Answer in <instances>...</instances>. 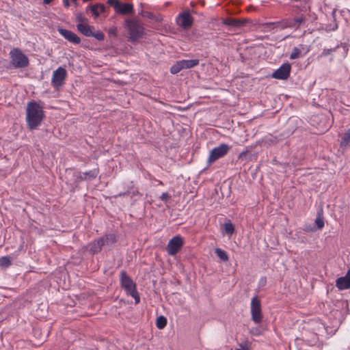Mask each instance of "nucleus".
<instances>
[{"label": "nucleus", "mask_w": 350, "mask_h": 350, "mask_svg": "<svg viewBox=\"0 0 350 350\" xmlns=\"http://www.w3.org/2000/svg\"><path fill=\"white\" fill-rule=\"evenodd\" d=\"M43 107L36 101L27 103L26 108V122L30 130L37 129L44 118Z\"/></svg>", "instance_id": "1"}, {"label": "nucleus", "mask_w": 350, "mask_h": 350, "mask_svg": "<svg viewBox=\"0 0 350 350\" xmlns=\"http://www.w3.org/2000/svg\"><path fill=\"white\" fill-rule=\"evenodd\" d=\"M126 28L129 31V39L131 42H134L142 38L144 35V29L137 21H129L126 23Z\"/></svg>", "instance_id": "2"}, {"label": "nucleus", "mask_w": 350, "mask_h": 350, "mask_svg": "<svg viewBox=\"0 0 350 350\" xmlns=\"http://www.w3.org/2000/svg\"><path fill=\"white\" fill-rule=\"evenodd\" d=\"M10 55L11 62L15 68H25L28 66V57L19 49H14Z\"/></svg>", "instance_id": "3"}, {"label": "nucleus", "mask_w": 350, "mask_h": 350, "mask_svg": "<svg viewBox=\"0 0 350 350\" xmlns=\"http://www.w3.org/2000/svg\"><path fill=\"white\" fill-rule=\"evenodd\" d=\"M121 284L127 293L135 299V304H138L140 298L136 290L135 284L124 272L121 273Z\"/></svg>", "instance_id": "4"}, {"label": "nucleus", "mask_w": 350, "mask_h": 350, "mask_svg": "<svg viewBox=\"0 0 350 350\" xmlns=\"http://www.w3.org/2000/svg\"><path fill=\"white\" fill-rule=\"evenodd\" d=\"M250 312L252 320L256 324L260 323L263 316L260 300L256 296L251 300Z\"/></svg>", "instance_id": "5"}, {"label": "nucleus", "mask_w": 350, "mask_h": 350, "mask_svg": "<svg viewBox=\"0 0 350 350\" xmlns=\"http://www.w3.org/2000/svg\"><path fill=\"white\" fill-rule=\"evenodd\" d=\"M76 21L77 22V30L83 35L90 37L92 35V30L94 27L88 24V18L79 13L76 16Z\"/></svg>", "instance_id": "6"}, {"label": "nucleus", "mask_w": 350, "mask_h": 350, "mask_svg": "<svg viewBox=\"0 0 350 350\" xmlns=\"http://www.w3.org/2000/svg\"><path fill=\"white\" fill-rule=\"evenodd\" d=\"M183 245L184 239L180 235H176L169 241L166 251L170 256H174L181 250Z\"/></svg>", "instance_id": "7"}, {"label": "nucleus", "mask_w": 350, "mask_h": 350, "mask_svg": "<svg viewBox=\"0 0 350 350\" xmlns=\"http://www.w3.org/2000/svg\"><path fill=\"white\" fill-rule=\"evenodd\" d=\"M66 75L67 72L66 69L62 67H59L53 72L51 79L52 85L55 88H58L63 85L66 78Z\"/></svg>", "instance_id": "8"}, {"label": "nucleus", "mask_w": 350, "mask_h": 350, "mask_svg": "<svg viewBox=\"0 0 350 350\" xmlns=\"http://www.w3.org/2000/svg\"><path fill=\"white\" fill-rule=\"evenodd\" d=\"M176 23L185 29L190 28L193 22V18L189 11H183L176 18Z\"/></svg>", "instance_id": "9"}, {"label": "nucleus", "mask_w": 350, "mask_h": 350, "mask_svg": "<svg viewBox=\"0 0 350 350\" xmlns=\"http://www.w3.org/2000/svg\"><path fill=\"white\" fill-rule=\"evenodd\" d=\"M230 149V147L226 144H221L218 147L213 148L211 152L208 159V162L211 163L218 159L224 157L227 154Z\"/></svg>", "instance_id": "10"}, {"label": "nucleus", "mask_w": 350, "mask_h": 350, "mask_svg": "<svg viewBox=\"0 0 350 350\" xmlns=\"http://www.w3.org/2000/svg\"><path fill=\"white\" fill-rule=\"evenodd\" d=\"M291 69V66L288 63L284 64L271 75V77L274 79L285 80L289 77Z\"/></svg>", "instance_id": "11"}, {"label": "nucleus", "mask_w": 350, "mask_h": 350, "mask_svg": "<svg viewBox=\"0 0 350 350\" xmlns=\"http://www.w3.org/2000/svg\"><path fill=\"white\" fill-rule=\"evenodd\" d=\"M59 33L67 40L74 44H79L81 42L80 38L75 33L68 29L58 28Z\"/></svg>", "instance_id": "12"}, {"label": "nucleus", "mask_w": 350, "mask_h": 350, "mask_svg": "<svg viewBox=\"0 0 350 350\" xmlns=\"http://www.w3.org/2000/svg\"><path fill=\"white\" fill-rule=\"evenodd\" d=\"M336 286L340 290L350 288V269L345 276L338 278L336 281Z\"/></svg>", "instance_id": "13"}, {"label": "nucleus", "mask_w": 350, "mask_h": 350, "mask_svg": "<svg viewBox=\"0 0 350 350\" xmlns=\"http://www.w3.org/2000/svg\"><path fill=\"white\" fill-rule=\"evenodd\" d=\"M133 10V5L130 3H120L116 9V12L122 14H126L131 12Z\"/></svg>", "instance_id": "14"}, {"label": "nucleus", "mask_w": 350, "mask_h": 350, "mask_svg": "<svg viewBox=\"0 0 350 350\" xmlns=\"http://www.w3.org/2000/svg\"><path fill=\"white\" fill-rule=\"evenodd\" d=\"M180 62H181L182 68L183 70V69L191 68L196 66L199 64V60L197 59H183V60H180Z\"/></svg>", "instance_id": "15"}, {"label": "nucleus", "mask_w": 350, "mask_h": 350, "mask_svg": "<svg viewBox=\"0 0 350 350\" xmlns=\"http://www.w3.org/2000/svg\"><path fill=\"white\" fill-rule=\"evenodd\" d=\"M103 245L104 239H100V238L90 244V251L93 253H97L101 250Z\"/></svg>", "instance_id": "16"}, {"label": "nucleus", "mask_w": 350, "mask_h": 350, "mask_svg": "<svg viewBox=\"0 0 350 350\" xmlns=\"http://www.w3.org/2000/svg\"><path fill=\"white\" fill-rule=\"evenodd\" d=\"M90 9L95 17H98L100 14L105 12V7L104 5L100 3H96L94 5L90 6Z\"/></svg>", "instance_id": "17"}, {"label": "nucleus", "mask_w": 350, "mask_h": 350, "mask_svg": "<svg viewBox=\"0 0 350 350\" xmlns=\"http://www.w3.org/2000/svg\"><path fill=\"white\" fill-rule=\"evenodd\" d=\"M100 239H104V245H111L116 242V237L113 234H107Z\"/></svg>", "instance_id": "18"}, {"label": "nucleus", "mask_w": 350, "mask_h": 350, "mask_svg": "<svg viewBox=\"0 0 350 350\" xmlns=\"http://www.w3.org/2000/svg\"><path fill=\"white\" fill-rule=\"evenodd\" d=\"M224 25L228 26L240 27L243 25V23L235 18H227L223 21Z\"/></svg>", "instance_id": "19"}, {"label": "nucleus", "mask_w": 350, "mask_h": 350, "mask_svg": "<svg viewBox=\"0 0 350 350\" xmlns=\"http://www.w3.org/2000/svg\"><path fill=\"white\" fill-rule=\"evenodd\" d=\"M215 254L224 262H226L229 259L227 252L220 248L215 249Z\"/></svg>", "instance_id": "20"}, {"label": "nucleus", "mask_w": 350, "mask_h": 350, "mask_svg": "<svg viewBox=\"0 0 350 350\" xmlns=\"http://www.w3.org/2000/svg\"><path fill=\"white\" fill-rule=\"evenodd\" d=\"M167 324V319L163 316H159L157 318L156 320V325L158 329H163Z\"/></svg>", "instance_id": "21"}, {"label": "nucleus", "mask_w": 350, "mask_h": 350, "mask_svg": "<svg viewBox=\"0 0 350 350\" xmlns=\"http://www.w3.org/2000/svg\"><path fill=\"white\" fill-rule=\"evenodd\" d=\"M183 70L180 61L176 62L170 68L172 74H177Z\"/></svg>", "instance_id": "22"}, {"label": "nucleus", "mask_w": 350, "mask_h": 350, "mask_svg": "<svg viewBox=\"0 0 350 350\" xmlns=\"http://www.w3.org/2000/svg\"><path fill=\"white\" fill-rule=\"evenodd\" d=\"M350 142V129L344 134V136L340 142L341 146H346Z\"/></svg>", "instance_id": "23"}, {"label": "nucleus", "mask_w": 350, "mask_h": 350, "mask_svg": "<svg viewBox=\"0 0 350 350\" xmlns=\"http://www.w3.org/2000/svg\"><path fill=\"white\" fill-rule=\"evenodd\" d=\"M11 265L10 258L8 256H3L0 258V266L3 268H7Z\"/></svg>", "instance_id": "24"}, {"label": "nucleus", "mask_w": 350, "mask_h": 350, "mask_svg": "<svg viewBox=\"0 0 350 350\" xmlns=\"http://www.w3.org/2000/svg\"><path fill=\"white\" fill-rule=\"evenodd\" d=\"M224 230L227 234L232 235L234 232V225L230 222L226 223L224 224Z\"/></svg>", "instance_id": "25"}, {"label": "nucleus", "mask_w": 350, "mask_h": 350, "mask_svg": "<svg viewBox=\"0 0 350 350\" xmlns=\"http://www.w3.org/2000/svg\"><path fill=\"white\" fill-rule=\"evenodd\" d=\"M98 174V170H94L92 171H90L89 172H86L83 174V177L82 178L83 179H92L96 178V176Z\"/></svg>", "instance_id": "26"}, {"label": "nucleus", "mask_w": 350, "mask_h": 350, "mask_svg": "<svg viewBox=\"0 0 350 350\" xmlns=\"http://www.w3.org/2000/svg\"><path fill=\"white\" fill-rule=\"evenodd\" d=\"M91 36L94 37L98 40H103L105 38L104 34L100 31L94 32L92 30V35H91Z\"/></svg>", "instance_id": "27"}, {"label": "nucleus", "mask_w": 350, "mask_h": 350, "mask_svg": "<svg viewBox=\"0 0 350 350\" xmlns=\"http://www.w3.org/2000/svg\"><path fill=\"white\" fill-rule=\"evenodd\" d=\"M315 223L319 229L323 228L324 226V221L323 217L321 215L318 216L315 220Z\"/></svg>", "instance_id": "28"}, {"label": "nucleus", "mask_w": 350, "mask_h": 350, "mask_svg": "<svg viewBox=\"0 0 350 350\" xmlns=\"http://www.w3.org/2000/svg\"><path fill=\"white\" fill-rule=\"evenodd\" d=\"M107 3L109 5H112L114 8L115 10H116L120 4V1L118 0H108Z\"/></svg>", "instance_id": "29"}, {"label": "nucleus", "mask_w": 350, "mask_h": 350, "mask_svg": "<svg viewBox=\"0 0 350 350\" xmlns=\"http://www.w3.org/2000/svg\"><path fill=\"white\" fill-rule=\"evenodd\" d=\"M299 51L297 49H295L294 51L291 54V59H296L299 57Z\"/></svg>", "instance_id": "30"}, {"label": "nucleus", "mask_w": 350, "mask_h": 350, "mask_svg": "<svg viewBox=\"0 0 350 350\" xmlns=\"http://www.w3.org/2000/svg\"><path fill=\"white\" fill-rule=\"evenodd\" d=\"M170 198V196L167 193H163L160 197L161 200L164 202H167Z\"/></svg>", "instance_id": "31"}, {"label": "nucleus", "mask_w": 350, "mask_h": 350, "mask_svg": "<svg viewBox=\"0 0 350 350\" xmlns=\"http://www.w3.org/2000/svg\"><path fill=\"white\" fill-rule=\"evenodd\" d=\"M108 33L110 35H113V36H117V29H116V27H111V28L109 29Z\"/></svg>", "instance_id": "32"}, {"label": "nucleus", "mask_w": 350, "mask_h": 350, "mask_svg": "<svg viewBox=\"0 0 350 350\" xmlns=\"http://www.w3.org/2000/svg\"><path fill=\"white\" fill-rule=\"evenodd\" d=\"M305 22V18L303 17L297 18L295 19V23L298 24V27L300 24L304 23Z\"/></svg>", "instance_id": "33"}, {"label": "nucleus", "mask_w": 350, "mask_h": 350, "mask_svg": "<svg viewBox=\"0 0 350 350\" xmlns=\"http://www.w3.org/2000/svg\"><path fill=\"white\" fill-rule=\"evenodd\" d=\"M235 350H250V348L247 346H242L241 345L240 348L236 349Z\"/></svg>", "instance_id": "34"}, {"label": "nucleus", "mask_w": 350, "mask_h": 350, "mask_svg": "<svg viewBox=\"0 0 350 350\" xmlns=\"http://www.w3.org/2000/svg\"><path fill=\"white\" fill-rule=\"evenodd\" d=\"M64 5L65 7H68L70 5L69 0H64Z\"/></svg>", "instance_id": "35"}, {"label": "nucleus", "mask_w": 350, "mask_h": 350, "mask_svg": "<svg viewBox=\"0 0 350 350\" xmlns=\"http://www.w3.org/2000/svg\"><path fill=\"white\" fill-rule=\"evenodd\" d=\"M251 332L252 334H255V335H258V334H259V333L258 332L257 329H255V330H254V329H252V330H251V332Z\"/></svg>", "instance_id": "36"}, {"label": "nucleus", "mask_w": 350, "mask_h": 350, "mask_svg": "<svg viewBox=\"0 0 350 350\" xmlns=\"http://www.w3.org/2000/svg\"><path fill=\"white\" fill-rule=\"evenodd\" d=\"M53 0H44L43 2L45 4H49Z\"/></svg>", "instance_id": "37"}, {"label": "nucleus", "mask_w": 350, "mask_h": 350, "mask_svg": "<svg viewBox=\"0 0 350 350\" xmlns=\"http://www.w3.org/2000/svg\"><path fill=\"white\" fill-rule=\"evenodd\" d=\"M73 3L77 6V0H71Z\"/></svg>", "instance_id": "38"}]
</instances>
